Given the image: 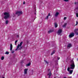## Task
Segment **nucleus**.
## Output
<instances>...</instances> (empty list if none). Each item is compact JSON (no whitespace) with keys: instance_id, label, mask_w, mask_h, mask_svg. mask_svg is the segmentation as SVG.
<instances>
[{"instance_id":"obj_37","label":"nucleus","mask_w":78,"mask_h":78,"mask_svg":"<svg viewBox=\"0 0 78 78\" xmlns=\"http://www.w3.org/2000/svg\"><path fill=\"white\" fill-rule=\"evenodd\" d=\"M33 71H32V73H33Z\"/></svg>"},{"instance_id":"obj_18","label":"nucleus","mask_w":78,"mask_h":78,"mask_svg":"<svg viewBox=\"0 0 78 78\" xmlns=\"http://www.w3.org/2000/svg\"><path fill=\"white\" fill-rule=\"evenodd\" d=\"M31 65V63L29 62V63L26 65V66H30Z\"/></svg>"},{"instance_id":"obj_33","label":"nucleus","mask_w":78,"mask_h":78,"mask_svg":"<svg viewBox=\"0 0 78 78\" xmlns=\"http://www.w3.org/2000/svg\"><path fill=\"white\" fill-rule=\"evenodd\" d=\"M17 37H19V35H17Z\"/></svg>"},{"instance_id":"obj_13","label":"nucleus","mask_w":78,"mask_h":78,"mask_svg":"<svg viewBox=\"0 0 78 78\" xmlns=\"http://www.w3.org/2000/svg\"><path fill=\"white\" fill-rule=\"evenodd\" d=\"M73 70H71L70 71L69 70V73L70 74H72V73H73Z\"/></svg>"},{"instance_id":"obj_32","label":"nucleus","mask_w":78,"mask_h":78,"mask_svg":"<svg viewBox=\"0 0 78 78\" xmlns=\"http://www.w3.org/2000/svg\"><path fill=\"white\" fill-rule=\"evenodd\" d=\"M60 59V57H58V60H59V59Z\"/></svg>"},{"instance_id":"obj_5","label":"nucleus","mask_w":78,"mask_h":78,"mask_svg":"<svg viewBox=\"0 0 78 78\" xmlns=\"http://www.w3.org/2000/svg\"><path fill=\"white\" fill-rule=\"evenodd\" d=\"M62 32V29H60L58 30L57 32L58 35H60V34H61V33Z\"/></svg>"},{"instance_id":"obj_26","label":"nucleus","mask_w":78,"mask_h":78,"mask_svg":"<svg viewBox=\"0 0 78 78\" xmlns=\"http://www.w3.org/2000/svg\"><path fill=\"white\" fill-rule=\"evenodd\" d=\"M67 19V17H64V20H66Z\"/></svg>"},{"instance_id":"obj_36","label":"nucleus","mask_w":78,"mask_h":78,"mask_svg":"<svg viewBox=\"0 0 78 78\" xmlns=\"http://www.w3.org/2000/svg\"><path fill=\"white\" fill-rule=\"evenodd\" d=\"M23 4H25V2H23Z\"/></svg>"},{"instance_id":"obj_1","label":"nucleus","mask_w":78,"mask_h":78,"mask_svg":"<svg viewBox=\"0 0 78 78\" xmlns=\"http://www.w3.org/2000/svg\"><path fill=\"white\" fill-rule=\"evenodd\" d=\"M71 64L70 65V66L71 67L70 68L68 67L67 69V70L68 72L70 71V69H75V63L73 61H71Z\"/></svg>"},{"instance_id":"obj_9","label":"nucleus","mask_w":78,"mask_h":78,"mask_svg":"<svg viewBox=\"0 0 78 78\" xmlns=\"http://www.w3.org/2000/svg\"><path fill=\"white\" fill-rule=\"evenodd\" d=\"M12 44H10V50L11 51H12Z\"/></svg>"},{"instance_id":"obj_38","label":"nucleus","mask_w":78,"mask_h":78,"mask_svg":"<svg viewBox=\"0 0 78 78\" xmlns=\"http://www.w3.org/2000/svg\"><path fill=\"white\" fill-rule=\"evenodd\" d=\"M63 78H66V77H64Z\"/></svg>"},{"instance_id":"obj_40","label":"nucleus","mask_w":78,"mask_h":78,"mask_svg":"<svg viewBox=\"0 0 78 78\" xmlns=\"http://www.w3.org/2000/svg\"><path fill=\"white\" fill-rule=\"evenodd\" d=\"M77 61H78V58L77 59Z\"/></svg>"},{"instance_id":"obj_6","label":"nucleus","mask_w":78,"mask_h":78,"mask_svg":"<svg viewBox=\"0 0 78 78\" xmlns=\"http://www.w3.org/2000/svg\"><path fill=\"white\" fill-rule=\"evenodd\" d=\"M74 35H75V34H74V33L72 32L69 35V37L70 38L72 37H73V36H74Z\"/></svg>"},{"instance_id":"obj_12","label":"nucleus","mask_w":78,"mask_h":78,"mask_svg":"<svg viewBox=\"0 0 78 78\" xmlns=\"http://www.w3.org/2000/svg\"><path fill=\"white\" fill-rule=\"evenodd\" d=\"M55 28H57L58 27V24L56 23H55Z\"/></svg>"},{"instance_id":"obj_19","label":"nucleus","mask_w":78,"mask_h":78,"mask_svg":"<svg viewBox=\"0 0 78 78\" xmlns=\"http://www.w3.org/2000/svg\"><path fill=\"white\" fill-rule=\"evenodd\" d=\"M4 56H2L1 58V60H3L4 59Z\"/></svg>"},{"instance_id":"obj_22","label":"nucleus","mask_w":78,"mask_h":78,"mask_svg":"<svg viewBox=\"0 0 78 78\" xmlns=\"http://www.w3.org/2000/svg\"><path fill=\"white\" fill-rule=\"evenodd\" d=\"M76 16L77 17H78V13H76Z\"/></svg>"},{"instance_id":"obj_31","label":"nucleus","mask_w":78,"mask_h":78,"mask_svg":"<svg viewBox=\"0 0 78 78\" xmlns=\"http://www.w3.org/2000/svg\"><path fill=\"white\" fill-rule=\"evenodd\" d=\"M77 3V4H78V2L76 3V2H75L74 3V4H75V5H76Z\"/></svg>"},{"instance_id":"obj_28","label":"nucleus","mask_w":78,"mask_h":78,"mask_svg":"<svg viewBox=\"0 0 78 78\" xmlns=\"http://www.w3.org/2000/svg\"><path fill=\"white\" fill-rule=\"evenodd\" d=\"M45 19H48V16H47Z\"/></svg>"},{"instance_id":"obj_2","label":"nucleus","mask_w":78,"mask_h":78,"mask_svg":"<svg viewBox=\"0 0 78 78\" xmlns=\"http://www.w3.org/2000/svg\"><path fill=\"white\" fill-rule=\"evenodd\" d=\"M23 44V42H21V43H20V44H18L17 46V48L15 50V51H16V50H17L18 49H19V50H21V49L22 48V47H23L21 46H22V45Z\"/></svg>"},{"instance_id":"obj_10","label":"nucleus","mask_w":78,"mask_h":78,"mask_svg":"<svg viewBox=\"0 0 78 78\" xmlns=\"http://www.w3.org/2000/svg\"><path fill=\"white\" fill-rule=\"evenodd\" d=\"M48 75L49 76V78H50V76H51V72L50 71V73L48 74Z\"/></svg>"},{"instance_id":"obj_4","label":"nucleus","mask_w":78,"mask_h":78,"mask_svg":"<svg viewBox=\"0 0 78 78\" xmlns=\"http://www.w3.org/2000/svg\"><path fill=\"white\" fill-rule=\"evenodd\" d=\"M22 14H23V12H22V11H17L16 13V14H18V16H19V15Z\"/></svg>"},{"instance_id":"obj_15","label":"nucleus","mask_w":78,"mask_h":78,"mask_svg":"<svg viewBox=\"0 0 78 78\" xmlns=\"http://www.w3.org/2000/svg\"><path fill=\"white\" fill-rule=\"evenodd\" d=\"M72 46V45L70 44H69L68 45L67 47H71V46Z\"/></svg>"},{"instance_id":"obj_21","label":"nucleus","mask_w":78,"mask_h":78,"mask_svg":"<svg viewBox=\"0 0 78 78\" xmlns=\"http://www.w3.org/2000/svg\"><path fill=\"white\" fill-rule=\"evenodd\" d=\"M5 54H6V55H8V54H9V52L6 51L5 52Z\"/></svg>"},{"instance_id":"obj_25","label":"nucleus","mask_w":78,"mask_h":78,"mask_svg":"<svg viewBox=\"0 0 78 78\" xmlns=\"http://www.w3.org/2000/svg\"><path fill=\"white\" fill-rule=\"evenodd\" d=\"M17 42V40H16L15 42V45H16V43Z\"/></svg>"},{"instance_id":"obj_35","label":"nucleus","mask_w":78,"mask_h":78,"mask_svg":"<svg viewBox=\"0 0 78 78\" xmlns=\"http://www.w3.org/2000/svg\"><path fill=\"white\" fill-rule=\"evenodd\" d=\"M50 69H48V71H50Z\"/></svg>"},{"instance_id":"obj_17","label":"nucleus","mask_w":78,"mask_h":78,"mask_svg":"<svg viewBox=\"0 0 78 78\" xmlns=\"http://www.w3.org/2000/svg\"><path fill=\"white\" fill-rule=\"evenodd\" d=\"M66 24H67V23H65L64 25L62 26V27L63 28H66Z\"/></svg>"},{"instance_id":"obj_23","label":"nucleus","mask_w":78,"mask_h":78,"mask_svg":"<svg viewBox=\"0 0 78 78\" xmlns=\"http://www.w3.org/2000/svg\"><path fill=\"white\" fill-rule=\"evenodd\" d=\"M78 21H76V24L75 25V26H76V25H78Z\"/></svg>"},{"instance_id":"obj_27","label":"nucleus","mask_w":78,"mask_h":78,"mask_svg":"<svg viewBox=\"0 0 78 78\" xmlns=\"http://www.w3.org/2000/svg\"><path fill=\"white\" fill-rule=\"evenodd\" d=\"M48 16H51V15H50V13H49V14H48Z\"/></svg>"},{"instance_id":"obj_3","label":"nucleus","mask_w":78,"mask_h":78,"mask_svg":"<svg viewBox=\"0 0 78 78\" xmlns=\"http://www.w3.org/2000/svg\"><path fill=\"white\" fill-rule=\"evenodd\" d=\"M4 19H7L8 18H9V16H10V15L9 13L7 12H5L4 13Z\"/></svg>"},{"instance_id":"obj_14","label":"nucleus","mask_w":78,"mask_h":78,"mask_svg":"<svg viewBox=\"0 0 78 78\" xmlns=\"http://www.w3.org/2000/svg\"><path fill=\"white\" fill-rule=\"evenodd\" d=\"M53 31V30H50L48 31V33L50 34L51 33H52Z\"/></svg>"},{"instance_id":"obj_29","label":"nucleus","mask_w":78,"mask_h":78,"mask_svg":"<svg viewBox=\"0 0 78 78\" xmlns=\"http://www.w3.org/2000/svg\"><path fill=\"white\" fill-rule=\"evenodd\" d=\"M65 2H68L69 1V0H64Z\"/></svg>"},{"instance_id":"obj_7","label":"nucleus","mask_w":78,"mask_h":78,"mask_svg":"<svg viewBox=\"0 0 78 78\" xmlns=\"http://www.w3.org/2000/svg\"><path fill=\"white\" fill-rule=\"evenodd\" d=\"M74 33L76 34V35H78V29H75L74 31Z\"/></svg>"},{"instance_id":"obj_30","label":"nucleus","mask_w":78,"mask_h":78,"mask_svg":"<svg viewBox=\"0 0 78 78\" xmlns=\"http://www.w3.org/2000/svg\"><path fill=\"white\" fill-rule=\"evenodd\" d=\"M35 12L34 13H35V14L36 15V10H35Z\"/></svg>"},{"instance_id":"obj_24","label":"nucleus","mask_w":78,"mask_h":78,"mask_svg":"<svg viewBox=\"0 0 78 78\" xmlns=\"http://www.w3.org/2000/svg\"><path fill=\"white\" fill-rule=\"evenodd\" d=\"M5 23L6 24H8V21L6 20L5 22Z\"/></svg>"},{"instance_id":"obj_39","label":"nucleus","mask_w":78,"mask_h":78,"mask_svg":"<svg viewBox=\"0 0 78 78\" xmlns=\"http://www.w3.org/2000/svg\"><path fill=\"white\" fill-rule=\"evenodd\" d=\"M2 78H5V77H3Z\"/></svg>"},{"instance_id":"obj_8","label":"nucleus","mask_w":78,"mask_h":78,"mask_svg":"<svg viewBox=\"0 0 78 78\" xmlns=\"http://www.w3.org/2000/svg\"><path fill=\"white\" fill-rule=\"evenodd\" d=\"M28 70V69H25L24 70V74H27V71Z\"/></svg>"},{"instance_id":"obj_20","label":"nucleus","mask_w":78,"mask_h":78,"mask_svg":"<svg viewBox=\"0 0 78 78\" xmlns=\"http://www.w3.org/2000/svg\"><path fill=\"white\" fill-rule=\"evenodd\" d=\"M44 62H46V64H48V62L46 60H44Z\"/></svg>"},{"instance_id":"obj_16","label":"nucleus","mask_w":78,"mask_h":78,"mask_svg":"<svg viewBox=\"0 0 78 78\" xmlns=\"http://www.w3.org/2000/svg\"><path fill=\"white\" fill-rule=\"evenodd\" d=\"M56 52V51L55 50L53 51L51 53V55H53V54H54Z\"/></svg>"},{"instance_id":"obj_11","label":"nucleus","mask_w":78,"mask_h":78,"mask_svg":"<svg viewBox=\"0 0 78 78\" xmlns=\"http://www.w3.org/2000/svg\"><path fill=\"white\" fill-rule=\"evenodd\" d=\"M59 13L58 12H57L55 13V17H57L58 16V15L59 14Z\"/></svg>"},{"instance_id":"obj_34","label":"nucleus","mask_w":78,"mask_h":78,"mask_svg":"<svg viewBox=\"0 0 78 78\" xmlns=\"http://www.w3.org/2000/svg\"><path fill=\"white\" fill-rule=\"evenodd\" d=\"M14 51H12V53H14Z\"/></svg>"},{"instance_id":"obj_41","label":"nucleus","mask_w":78,"mask_h":78,"mask_svg":"<svg viewBox=\"0 0 78 78\" xmlns=\"http://www.w3.org/2000/svg\"><path fill=\"white\" fill-rule=\"evenodd\" d=\"M54 78H56V77H54Z\"/></svg>"}]
</instances>
